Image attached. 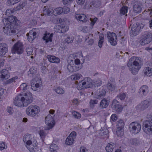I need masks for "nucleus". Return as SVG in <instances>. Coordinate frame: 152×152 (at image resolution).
Listing matches in <instances>:
<instances>
[{
    "label": "nucleus",
    "instance_id": "35",
    "mask_svg": "<svg viewBox=\"0 0 152 152\" xmlns=\"http://www.w3.org/2000/svg\"><path fill=\"white\" fill-rule=\"evenodd\" d=\"M31 33L32 31H29V33H27L26 35L27 37V39L30 42H31L33 40L35 39L34 37L33 36Z\"/></svg>",
    "mask_w": 152,
    "mask_h": 152
},
{
    "label": "nucleus",
    "instance_id": "61",
    "mask_svg": "<svg viewBox=\"0 0 152 152\" xmlns=\"http://www.w3.org/2000/svg\"><path fill=\"white\" fill-rule=\"evenodd\" d=\"M117 119V115L115 114H112L111 117V120L113 121H115Z\"/></svg>",
    "mask_w": 152,
    "mask_h": 152
},
{
    "label": "nucleus",
    "instance_id": "53",
    "mask_svg": "<svg viewBox=\"0 0 152 152\" xmlns=\"http://www.w3.org/2000/svg\"><path fill=\"white\" fill-rule=\"evenodd\" d=\"M126 95L125 93H121L118 95L117 97L121 100L124 99L126 97Z\"/></svg>",
    "mask_w": 152,
    "mask_h": 152
},
{
    "label": "nucleus",
    "instance_id": "33",
    "mask_svg": "<svg viewBox=\"0 0 152 152\" xmlns=\"http://www.w3.org/2000/svg\"><path fill=\"white\" fill-rule=\"evenodd\" d=\"M128 7L127 6H123L122 7L120 10V14L122 15H125L126 16H127L126 14L128 10Z\"/></svg>",
    "mask_w": 152,
    "mask_h": 152
},
{
    "label": "nucleus",
    "instance_id": "6",
    "mask_svg": "<svg viewBox=\"0 0 152 152\" xmlns=\"http://www.w3.org/2000/svg\"><path fill=\"white\" fill-rule=\"evenodd\" d=\"M23 45L21 42H16L12 49V53L13 54H21L23 51Z\"/></svg>",
    "mask_w": 152,
    "mask_h": 152
},
{
    "label": "nucleus",
    "instance_id": "45",
    "mask_svg": "<svg viewBox=\"0 0 152 152\" xmlns=\"http://www.w3.org/2000/svg\"><path fill=\"white\" fill-rule=\"evenodd\" d=\"M29 87L25 83H22L20 86V88L21 89H22L23 91H25L26 90L27 88V87Z\"/></svg>",
    "mask_w": 152,
    "mask_h": 152
},
{
    "label": "nucleus",
    "instance_id": "30",
    "mask_svg": "<svg viewBox=\"0 0 152 152\" xmlns=\"http://www.w3.org/2000/svg\"><path fill=\"white\" fill-rule=\"evenodd\" d=\"M73 61L72 59H71L70 61H69V64L67 66V68L68 70L70 72H73L74 71V69L73 67Z\"/></svg>",
    "mask_w": 152,
    "mask_h": 152
},
{
    "label": "nucleus",
    "instance_id": "54",
    "mask_svg": "<svg viewBox=\"0 0 152 152\" xmlns=\"http://www.w3.org/2000/svg\"><path fill=\"white\" fill-rule=\"evenodd\" d=\"M37 69L34 67H31L29 69V72L30 73L32 74H34L36 73L37 72Z\"/></svg>",
    "mask_w": 152,
    "mask_h": 152
},
{
    "label": "nucleus",
    "instance_id": "2",
    "mask_svg": "<svg viewBox=\"0 0 152 152\" xmlns=\"http://www.w3.org/2000/svg\"><path fill=\"white\" fill-rule=\"evenodd\" d=\"M141 58L140 57H132L129 60L127 66L131 72L134 75L136 74L140 69L142 64Z\"/></svg>",
    "mask_w": 152,
    "mask_h": 152
},
{
    "label": "nucleus",
    "instance_id": "20",
    "mask_svg": "<svg viewBox=\"0 0 152 152\" xmlns=\"http://www.w3.org/2000/svg\"><path fill=\"white\" fill-rule=\"evenodd\" d=\"M150 101L145 100L141 102L138 105V108L141 110H143L148 107L150 104Z\"/></svg>",
    "mask_w": 152,
    "mask_h": 152
},
{
    "label": "nucleus",
    "instance_id": "25",
    "mask_svg": "<svg viewBox=\"0 0 152 152\" xmlns=\"http://www.w3.org/2000/svg\"><path fill=\"white\" fill-rule=\"evenodd\" d=\"M109 102L108 100L105 98L102 99L101 101L99 106L101 108H106L109 105Z\"/></svg>",
    "mask_w": 152,
    "mask_h": 152
},
{
    "label": "nucleus",
    "instance_id": "64",
    "mask_svg": "<svg viewBox=\"0 0 152 152\" xmlns=\"http://www.w3.org/2000/svg\"><path fill=\"white\" fill-rule=\"evenodd\" d=\"M147 118L148 119L147 121H150V122H152V114L147 115Z\"/></svg>",
    "mask_w": 152,
    "mask_h": 152
},
{
    "label": "nucleus",
    "instance_id": "27",
    "mask_svg": "<svg viewBox=\"0 0 152 152\" xmlns=\"http://www.w3.org/2000/svg\"><path fill=\"white\" fill-rule=\"evenodd\" d=\"M148 92V87L145 85L142 86L139 89V93L144 95H146Z\"/></svg>",
    "mask_w": 152,
    "mask_h": 152
},
{
    "label": "nucleus",
    "instance_id": "38",
    "mask_svg": "<svg viewBox=\"0 0 152 152\" xmlns=\"http://www.w3.org/2000/svg\"><path fill=\"white\" fill-rule=\"evenodd\" d=\"M117 128H122L124 127V121L122 120H120L117 123Z\"/></svg>",
    "mask_w": 152,
    "mask_h": 152
},
{
    "label": "nucleus",
    "instance_id": "18",
    "mask_svg": "<svg viewBox=\"0 0 152 152\" xmlns=\"http://www.w3.org/2000/svg\"><path fill=\"white\" fill-rule=\"evenodd\" d=\"M8 50L7 45L5 43H0V56L4 55Z\"/></svg>",
    "mask_w": 152,
    "mask_h": 152
},
{
    "label": "nucleus",
    "instance_id": "26",
    "mask_svg": "<svg viewBox=\"0 0 152 152\" xmlns=\"http://www.w3.org/2000/svg\"><path fill=\"white\" fill-rule=\"evenodd\" d=\"M32 138L31 135L30 134H25L23 136V140L24 142H26V145L29 144L32 142L31 139Z\"/></svg>",
    "mask_w": 152,
    "mask_h": 152
},
{
    "label": "nucleus",
    "instance_id": "43",
    "mask_svg": "<svg viewBox=\"0 0 152 152\" xmlns=\"http://www.w3.org/2000/svg\"><path fill=\"white\" fill-rule=\"evenodd\" d=\"M55 91L57 94H63L64 93V91L60 87H57Z\"/></svg>",
    "mask_w": 152,
    "mask_h": 152
},
{
    "label": "nucleus",
    "instance_id": "4",
    "mask_svg": "<svg viewBox=\"0 0 152 152\" xmlns=\"http://www.w3.org/2000/svg\"><path fill=\"white\" fill-rule=\"evenodd\" d=\"M40 111L39 107L36 105H30L27 107L26 110L27 115L32 117L37 115Z\"/></svg>",
    "mask_w": 152,
    "mask_h": 152
},
{
    "label": "nucleus",
    "instance_id": "63",
    "mask_svg": "<svg viewBox=\"0 0 152 152\" xmlns=\"http://www.w3.org/2000/svg\"><path fill=\"white\" fill-rule=\"evenodd\" d=\"M85 1V0H77L76 2L78 4L82 5L83 4Z\"/></svg>",
    "mask_w": 152,
    "mask_h": 152
},
{
    "label": "nucleus",
    "instance_id": "49",
    "mask_svg": "<svg viewBox=\"0 0 152 152\" xmlns=\"http://www.w3.org/2000/svg\"><path fill=\"white\" fill-rule=\"evenodd\" d=\"M61 27V33H64L67 31L69 29L68 26L66 25H62Z\"/></svg>",
    "mask_w": 152,
    "mask_h": 152
},
{
    "label": "nucleus",
    "instance_id": "28",
    "mask_svg": "<svg viewBox=\"0 0 152 152\" xmlns=\"http://www.w3.org/2000/svg\"><path fill=\"white\" fill-rule=\"evenodd\" d=\"M116 84L114 81L108 83L107 85V87L109 91H113L115 89Z\"/></svg>",
    "mask_w": 152,
    "mask_h": 152
},
{
    "label": "nucleus",
    "instance_id": "22",
    "mask_svg": "<svg viewBox=\"0 0 152 152\" xmlns=\"http://www.w3.org/2000/svg\"><path fill=\"white\" fill-rule=\"evenodd\" d=\"M140 29V27L137 24L133 25L132 28V34L134 36L137 35Z\"/></svg>",
    "mask_w": 152,
    "mask_h": 152
},
{
    "label": "nucleus",
    "instance_id": "31",
    "mask_svg": "<svg viewBox=\"0 0 152 152\" xmlns=\"http://www.w3.org/2000/svg\"><path fill=\"white\" fill-rule=\"evenodd\" d=\"M62 10V8L61 7L56 8L53 10V13L55 15H60L63 12Z\"/></svg>",
    "mask_w": 152,
    "mask_h": 152
},
{
    "label": "nucleus",
    "instance_id": "3",
    "mask_svg": "<svg viewBox=\"0 0 152 152\" xmlns=\"http://www.w3.org/2000/svg\"><path fill=\"white\" fill-rule=\"evenodd\" d=\"M94 84V82L92 79L89 77H86L84 80L80 82L77 84V88L78 90L81 89L91 88Z\"/></svg>",
    "mask_w": 152,
    "mask_h": 152
},
{
    "label": "nucleus",
    "instance_id": "59",
    "mask_svg": "<svg viewBox=\"0 0 152 152\" xmlns=\"http://www.w3.org/2000/svg\"><path fill=\"white\" fill-rule=\"evenodd\" d=\"M12 13V11L10 9H8L5 12V15L8 16L9 18V17L11 16L10 15Z\"/></svg>",
    "mask_w": 152,
    "mask_h": 152
},
{
    "label": "nucleus",
    "instance_id": "41",
    "mask_svg": "<svg viewBox=\"0 0 152 152\" xmlns=\"http://www.w3.org/2000/svg\"><path fill=\"white\" fill-rule=\"evenodd\" d=\"M51 12V11L49 8L45 9L43 11V13L41 14V16H43L44 15L46 16L47 15H49L50 14Z\"/></svg>",
    "mask_w": 152,
    "mask_h": 152
},
{
    "label": "nucleus",
    "instance_id": "52",
    "mask_svg": "<svg viewBox=\"0 0 152 152\" xmlns=\"http://www.w3.org/2000/svg\"><path fill=\"white\" fill-rule=\"evenodd\" d=\"M92 3L89 1H87L85 5V7L86 9H89L91 7Z\"/></svg>",
    "mask_w": 152,
    "mask_h": 152
},
{
    "label": "nucleus",
    "instance_id": "57",
    "mask_svg": "<svg viewBox=\"0 0 152 152\" xmlns=\"http://www.w3.org/2000/svg\"><path fill=\"white\" fill-rule=\"evenodd\" d=\"M26 51L28 55H32L33 50L31 47H28L26 49Z\"/></svg>",
    "mask_w": 152,
    "mask_h": 152
},
{
    "label": "nucleus",
    "instance_id": "14",
    "mask_svg": "<svg viewBox=\"0 0 152 152\" xmlns=\"http://www.w3.org/2000/svg\"><path fill=\"white\" fill-rule=\"evenodd\" d=\"M45 122L48 126V129L52 128L55 124V121L50 115L49 114L45 118Z\"/></svg>",
    "mask_w": 152,
    "mask_h": 152
},
{
    "label": "nucleus",
    "instance_id": "44",
    "mask_svg": "<svg viewBox=\"0 0 152 152\" xmlns=\"http://www.w3.org/2000/svg\"><path fill=\"white\" fill-rule=\"evenodd\" d=\"M73 115L75 118H80L81 117V115L79 113H77L75 111L72 112Z\"/></svg>",
    "mask_w": 152,
    "mask_h": 152
},
{
    "label": "nucleus",
    "instance_id": "5",
    "mask_svg": "<svg viewBox=\"0 0 152 152\" xmlns=\"http://www.w3.org/2000/svg\"><path fill=\"white\" fill-rule=\"evenodd\" d=\"M152 40V35L148 32L145 33L143 34L139 40L140 43L142 45L148 44Z\"/></svg>",
    "mask_w": 152,
    "mask_h": 152
},
{
    "label": "nucleus",
    "instance_id": "1",
    "mask_svg": "<svg viewBox=\"0 0 152 152\" xmlns=\"http://www.w3.org/2000/svg\"><path fill=\"white\" fill-rule=\"evenodd\" d=\"M17 21L15 16H10L3 19V22L5 26L3 28L4 33L8 35L16 34L18 32V30L14 27V26Z\"/></svg>",
    "mask_w": 152,
    "mask_h": 152
},
{
    "label": "nucleus",
    "instance_id": "17",
    "mask_svg": "<svg viewBox=\"0 0 152 152\" xmlns=\"http://www.w3.org/2000/svg\"><path fill=\"white\" fill-rule=\"evenodd\" d=\"M142 4L140 2H136L134 3L133 10V12L136 13H140L142 11Z\"/></svg>",
    "mask_w": 152,
    "mask_h": 152
},
{
    "label": "nucleus",
    "instance_id": "7",
    "mask_svg": "<svg viewBox=\"0 0 152 152\" xmlns=\"http://www.w3.org/2000/svg\"><path fill=\"white\" fill-rule=\"evenodd\" d=\"M22 97L25 106H27L33 101L32 95L29 91H27L24 95L22 94Z\"/></svg>",
    "mask_w": 152,
    "mask_h": 152
},
{
    "label": "nucleus",
    "instance_id": "15",
    "mask_svg": "<svg viewBox=\"0 0 152 152\" xmlns=\"http://www.w3.org/2000/svg\"><path fill=\"white\" fill-rule=\"evenodd\" d=\"M111 107L116 112L119 113L122 110V107L119 104V102L116 99H114L112 102Z\"/></svg>",
    "mask_w": 152,
    "mask_h": 152
},
{
    "label": "nucleus",
    "instance_id": "55",
    "mask_svg": "<svg viewBox=\"0 0 152 152\" xmlns=\"http://www.w3.org/2000/svg\"><path fill=\"white\" fill-rule=\"evenodd\" d=\"M73 37H68L66 39L65 41L68 44L72 43L73 41Z\"/></svg>",
    "mask_w": 152,
    "mask_h": 152
},
{
    "label": "nucleus",
    "instance_id": "58",
    "mask_svg": "<svg viewBox=\"0 0 152 152\" xmlns=\"http://www.w3.org/2000/svg\"><path fill=\"white\" fill-rule=\"evenodd\" d=\"M131 143L133 145H136L137 143V140L136 138L132 139L130 140Z\"/></svg>",
    "mask_w": 152,
    "mask_h": 152
},
{
    "label": "nucleus",
    "instance_id": "37",
    "mask_svg": "<svg viewBox=\"0 0 152 152\" xmlns=\"http://www.w3.org/2000/svg\"><path fill=\"white\" fill-rule=\"evenodd\" d=\"M116 133L117 136L118 137H121L124 134L123 129L122 128H117Z\"/></svg>",
    "mask_w": 152,
    "mask_h": 152
},
{
    "label": "nucleus",
    "instance_id": "24",
    "mask_svg": "<svg viewBox=\"0 0 152 152\" xmlns=\"http://www.w3.org/2000/svg\"><path fill=\"white\" fill-rule=\"evenodd\" d=\"M115 147V145L114 143L110 142L107 144L105 149L107 152H113Z\"/></svg>",
    "mask_w": 152,
    "mask_h": 152
},
{
    "label": "nucleus",
    "instance_id": "9",
    "mask_svg": "<svg viewBox=\"0 0 152 152\" xmlns=\"http://www.w3.org/2000/svg\"><path fill=\"white\" fill-rule=\"evenodd\" d=\"M26 146L31 152H40L39 148L37 146L36 141H32L30 144L26 145Z\"/></svg>",
    "mask_w": 152,
    "mask_h": 152
},
{
    "label": "nucleus",
    "instance_id": "48",
    "mask_svg": "<svg viewBox=\"0 0 152 152\" xmlns=\"http://www.w3.org/2000/svg\"><path fill=\"white\" fill-rule=\"evenodd\" d=\"M25 3H20L16 7V10H19L21 9H23V7L25 6Z\"/></svg>",
    "mask_w": 152,
    "mask_h": 152
},
{
    "label": "nucleus",
    "instance_id": "47",
    "mask_svg": "<svg viewBox=\"0 0 152 152\" xmlns=\"http://www.w3.org/2000/svg\"><path fill=\"white\" fill-rule=\"evenodd\" d=\"M18 2L17 0H7V3L9 6L13 5Z\"/></svg>",
    "mask_w": 152,
    "mask_h": 152
},
{
    "label": "nucleus",
    "instance_id": "21",
    "mask_svg": "<svg viewBox=\"0 0 152 152\" xmlns=\"http://www.w3.org/2000/svg\"><path fill=\"white\" fill-rule=\"evenodd\" d=\"M47 58L50 62L58 63L60 62V59L54 56L48 55L47 56Z\"/></svg>",
    "mask_w": 152,
    "mask_h": 152
},
{
    "label": "nucleus",
    "instance_id": "62",
    "mask_svg": "<svg viewBox=\"0 0 152 152\" xmlns=\"http://www.w3.org/2000/svg\"><path fill=\"white\" fill-rule=\"evenodd\" d=\"M98 100L96 99L92 100L91 99L90 101V105H93L97 104L98 103Z\"/></svg>",
    "mask_w": 152,
    "mask_h": 152
},
{
    "label": "nucleus",
    "instance_id": "50",
    "mask_svg": "<svg viewBox=\"0 0 152 152\" xmlns=\"http://www.w3.org/2000/svg\"><path fill=\"white\" fill-rule=\"evenodd\" d=\"M7 146L5 145V143L3 142H0V150H2L7 148Z\"/></svg>",
    "mask_w": 152,
    "mask_h": 152
},
{
    "label": "nucleus",
    "instance_id": "12",
    "mask_svg": "<svg viewBox=\"0 0 152 152\" xmlns=\"http://www.w3.org/2000/svg\"><path fill=\"white\" fill-rule=\"evenodd\" d=\"M13 103L15 105L21 107L25 106L24 102L22 97V94H19L15 98Z\"/></svg>",
    "mask_w": 152,
    "mask_h": 152
},
{
    "label": "nucleus",
    "instance_id": "56",
    "mask_svg": "<svg viewBox=\"0 0 152 152\" xmlns=\"http://www.w3.org/2000/svg\"><path fill=\"white\" fill-rule=\"evenodd\" d=\"M62 9L63 12L65 14L67 13L70 11V9L67 7H64Z\"/></svg>",
    "mask_w": 152,
    "mask_h": 152
},
{
    "label": "nucleus",
    "instance_id": "36",
    "mask_svg": "<svg viewBox=\"0 0 152 152\" xmlns=\"http://www.w3.org/2000/svg\"><path fill=\"white\" fill-rule=\"evenodd\" d=\"M82 76V75L78 73L72 75L71 76V78L72 80H79Z\"/></svg>",
    "mask_w": 152,
    "mask_h": 152
},
{
    "label": "nucleus",
    "instance_id": "10",
    "mask_svg": "<svg viewBox=\"0 0 152 152\" xmlns=\"http://www.w3.org/2000/svg\"><path fill=\"white\" fill-rule=\"evenodd\" d=\"M107 37L111 45L115 46L116 45L117 42V37L116 34L114 33L108 32L107 34Z\"/></svg>",
    "mask_w": 152,
    "mask_h": 152
},
{
    "label": "nucleus",
    "instance_id": "42",
    "mask_svg": "<svg viewBox=\"0 0 152 152\" xmlns=\"http://www.w3.org/2000/svg\"><path fill=\"white\" fill-rule=\"evenodd\" d=\"M104 39V36L103 35L99 36V40L98 42L99 46V48H101L102 46L103 42Z\"/></svg>",
    "mask_w": 152,
    "mask_h": 152
},
{
    "label": "nucleus",
    "instance_id": "11",
    "mask_svg": "<svg viewBox=\"0 0 152 152\" xmlns=\"http://www.w3.org/2000/svg\"><path fill=\"white\" fill-rule=\"evenodd\" d=\"M143 127L144 131L146 133L150 134L152 133V122L150 121H145L144 123Z\"/></svg>",
    "mask_w": 152,
    "mask_h": 152
},
{
    "label": "nucleus",
    "instance_id": "34",
    "mask_svg": "<svg viewBox=\"0 0 152 152\" xmlns=\"http://www.w3.org/2000/svg\"><path fill=\"white\" fill-rule=\"evenodd\" d=\"M91 3L92 5L96 7H99L101 4V1L100 0H93Z\"/></svg>",
    "mask_w": 152,
    "mask_h": 152
},
{
    "label": "nucleus",
    "instance_id": "13",
    "mask_svg": "<svg viewBox=\"0 0 152 152\" xmlns=\"http://www.w3.org/2000/svg\"><path fill=\"white\" fill-rule=\"evenodd\" d=\"M76 137V133L75 131H73L70 134L66 139L65 143L66 145H70L72 144L74 141Z\"/></svg>",
    "mask_w": 152,
    "mask_h": 152
},
{
    "label": "nucleus",
    "instance_id": "60",
    "mask_svg": "<svg viewBox=\"0 0 152 152\" xmlns=\"http://www.w3.org/2000/svg\"><path fill=\"white\" fill-rule=\"evenodd\" d=\"M97 20V18H94L93 19L91 18H90V20L91 21V25L93 26L94 25L96 22Z\"/></svg>",
    "mask_w": 152,
    "mask_h": 152
},
{
    "label": "nucleus",
    "instance_id": "32",
    "mask_svg": "<svg viewBox=\"0 0 152 152\" xmlns=\"http://www.w3.org/2000/svg\"><path fill=\"white\" fill-rule=\"evenodd\" d=\"M144 74L148 76H150L152 75V68L149 67H147L145 69Z\"/></svg>",
    "mask_w": 152,
    "mask_h": 152
},
{
    "label": "nucleus",
    "instance_id": "39",
    "mask_svg": "<svg viewBox=\"0 0 152 152\" xmlns=\"http://www.w3.org/2000/svg\"><path fill=\"white\" fill-rule=\"evenodd\" d=\"M18 79V77L17 76H15L14 77L10 79H9L7 80L5 82V83L6 84L11 83L13 82H15V80Z\"/></svg>",
    "mask_w": 152,
    "mask_h": 152
},
{
    "label": "nucleus",
    "instance_id": "29",
    "mask_svg": "<svg viewBox=\"0 0 152 152\" xmlns=\"http://www.w3.org/2000/svg\"><path fill=\"white\" fill-rule=\"evenodd\" d=\"M53 36L52 34H50L49 33H45L44 34V36L43 37V39L45 40V42L48 43L49 42L52 41V37Z\"/></svg>",
    "mask_w": 152,
    "mask_h": 152
},
{
    "label": "nucleus",
    "instance_id": "16",
    "mask_svg": "<svg viewBox=\"0 0 152 152\" xmlns=\"http://www.w3.org/2000/svg\"><path fill=\"white\" fill-rule=\"evenodd\" d=\"M10 77L9 71L5 69L0 71V78L2 80H6Z\"/></svg>",
    "mask_w": 152,
    "mask_h": 152
},
{
    "label": "nucleus",
    "instance_id": "40",
    "mask_svg": "<svg viewBox=\"0 0 152 152\" xmlns=\"http://www.w3.org/2000/svg\"><path fill=\"white\" fill-rule=\"evenodd\" d=\"M39 87V85L38 83H36L35 84H34L33 83H31V88L34 91H37Z\"/></svg>",
    "mask_w": 152,
    "mask_h": 152
},
{
    "label": "nucleus",
    "instance_id": "23",
    "mask_svg": "<svg viewBox=\"0 0 152 152\" xmlns=\"http://www.w3.org/2000/svg\"><path fill=\"white\" fill-rule=\"evenodd\" d=\"M75 17L77 20L83 22H86L87 19V17L83 14H76Z\"/></svg>",
    "mask_w": 152,
    "mask_h": 152
},
{
    "label": "nucleus",
    "instance_id": "46",
    "mask_svg": "<svg viewBox=\"0 0 152 152\" xmlns=\"http://www.w3.org/2000/svg\"><path fill=\"white\" fill-rule=\"evenodd\" d=\"M61 26L59 25H56L54 27L55 31L56 32L59 33H61Z\"/></svg>",
    "mask_w": 152,
    "mask_h": 152
},
{
    "label": "nucleus",
    "instance_id": "19",
    "mask_svg": "<svg viewBox=\"0 0 152 152\" xmlns=\"http://www.w3.org/2000/svg\"><path fill=\"white\" fill-rule=\"evenodd\" d=\"M106 93V90L105 89L102 87L99 88V91L95 94L96 98L98 99H100L101 97L104 96Z\"/></svg>",
    "mask_w": 152,
    "mask_h": 152
},
{
    "label": "nucleus",
    "instance_id": "51",
    "mask_svg": "<svg viewBox=\"0 0 152 152\" xmlns=\"http://www.w3.org/2000/svg\"><path fill=\"white\" fill-rule=\"evenodd\" d=\"M73 67L74 69V71L76 72L82 68V66L78 65H77L74 64L73 63Z\"/></svg>",
    "mask_w": 152,
    "mask_h": 152
},
{
    "label": "nucleus",
    "instance_id": "8",
    "mask_svg": "<svg viewBox=\"0 0 152 152\" xmlns=\"http://www.w3.org/2000/svg\"><path fill=\"white\" fill-rule=\"evenodd\" d=\"M141 125L138 122H133L129 125V129L131 132L135 134L138 133L141 129Z\"/></svg>",
    "mask_w": 152,
    "mask_h": 152
}]
</instances>
